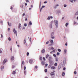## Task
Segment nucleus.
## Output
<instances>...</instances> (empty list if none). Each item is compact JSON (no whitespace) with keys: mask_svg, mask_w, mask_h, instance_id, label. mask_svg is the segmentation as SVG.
I'll return each mask as SVG.
<instances>
[{"mask_svg":"<svg viewBox=\"0 0 78 78\" xmlns=\"http://www.w3.org/2000/svg\"><path fill=\"white\" fill-rule=\"evenodd\" d=\"M55 24L57 27H58V20H54V21Z\"/></svg>","mask_w":78,"mask_h":78,"instance_id":"f257e3e1","label":"nucleus"},{"mask_svg":"<svg viewBox=\"0 0 78 78\" xmlns=\"http://www.w3.org/2000/svg\"><path fill=\"white\" fill-rule=\"evenodd\" d=\"M7 62V60L6 59H4L2 63L3 65H4Z\"/></svg>","mask_w":78,"mask_h":78,"instance_id":"f03ea898","label":"nucleus"},{"mask_svg":"<svg viewBox=\"0 0 78 78\" xmlns=\"http://www.w3.org/2000/svg\"><path fill=\"white\" fill-rule=\"evenodd\" d=\"M13 31L14 32V34H16V36H17V31L16 30L15 28L13 30Z\"/></svg>","mask_w":78,"mask_h":78,"instance_id":"7ed1b4c3","label":"nucleus"},{"mask_svg":"<svg viewBox=\"0 0 78 78\" xmlns=\"http://www.w3.org/2000/svg\"><path fill=\"white\" fill-rule=\"evenodd\" d=\"M41 63L42 65H45V62H44V61H42L41 62Z\"/></svg>","mask_w":78,"mask_h":78,"instance_id":"20e7f679","label":"nucleus"},{"mask_svg":"<svg viewBox=\"0 0 78 78\" xmlns=\"http://www.w3.org/2000/svg\"><path fill=\"white\" fill-rule=\"evenodd\" d=\"M41 52L42 53H45V49H43L41 50Z\"/></svg>","mask_w":78,"mask_h":78,"instance_id":"39448f33","label":"nucleus"},{"mask_svg":"<svg viewBox=\"0 0 78 78\" xmlns=\"http://www.w3.org/2000/svg\"><path fill=\"white\" fill-rule=\"evenodd\" d=\"M50 75L51 76H52V75H55V73L53 72H51L50 73Z\"/></svg>","mask_w":78,"mask_h":78,"instance_id":"423d86ee","label":"nucleus"},{"mask_svg":"<svg viewBox=\"0 0 78 78\" xmlns=\"http://www.w3.org/2000/svg\"><path fill=\"white\" fill-rule=\"evenodd\" d=\"M55 66H52L51 68V69H55Z\"/></svg>","mask_w":78,"mask_h":78,"instance_id":"0eeeda50","label":"nucleus"},{"mask_svg":"<svg viewBox=\"0 0 78 78\" xmlns=\"http://www.w3.org/2000/svg\"><path fill=\"white\" fill-rule=\"evenodd\" d=\"M66 62L65 61H63V62L62 64L63 66H65V65L66 64Z\"/></svg>","mask_w":78,"mask_h":78,"instance_id":"6e6552de","label":"nucleus"},{"mask_svg":"<svg viewBox=\"0 0 78 78\" xmlns=\"http://www.w3.org/2000/svg\"><path fill=\"white\" fill-rule=\"evenodd\" d=\"M21 26H22V25H21V24L20 23L19 24V26H18V28H20V27H21Z\"/></svg>","mask_w":78,"mask_h":78,"instance_id":"1a4fd4ad","label":"nucleus"},{"mask_svg":"<svg viewBox=\"0 0 78 78\" xmlns=\"http://www.w3.org/2000/svg\"><path fill=\"white\" fill-rule=\"evenodd\" d=\"M14 57L12 56L11 57V60H12H12H14Z\"/></svg>","mask_w":78,"mask_h":78,"instance_id":"9d476101","label":"nucleus"},{"mask_svg":"<svg viewBox=\"0 0 78 78\" xmlns=\"http://www.w3.org/2000/svg\"><path fill=\"white\" fill-rule=\"evenodd\" d=\"M64 75H65V73H64V72H63L62 73V76H64Z\"/></svg>","mask_w":78,"mask_h":78,"instance_id":"9b49d317","label":"nucleus"},{"mask_svg":"<svg viewBox=\"0 0 78 78\" xmlns=\"http://www.w3.org/2000/svg\"><path fill=\"white\" fill-rule=\"evenodd\" d=\"M32 62H33V60L30 59L29 60V62L30 64H31V63H32Z\"/></svg>","mask_w":78,"mask_h":78,"instance_id":"f8f14e48","label":"nucleus"},{"mask_svg":"<svg viewBox=\"0 0 78 78\" xmlns=\"http://www.w3.org/2000/svg\"><path fill=\"white\" fill-rule=\"evenodd\" d=\"M24 61H23L22 62V63L21 64V66L22 67V65H24Z\"/></svg>","mask_w":78,"mask_h":78,"instance_id":"ddd939ff","label":"nucleus"},{"mask_svg":"<svg viewBox=\"0 0 78 78\" xmlns=\"http://www.w3.org/2000/svg\"><path fill=\"white\" fill-rule=\"evenodd\" d=\"M66 52H67V50H66V49H65L64 50V53H65V54H66Z\"/></svg>","mask_w":78,"mask_h":78,"instance_id":"4468645a","label":"nucleus"},{"mask_svg":"<svg viewBox=\"0 0 78 78\" xmlns=\"http://www.w3.org/2000/svg\"><path fill=\"white\" fill-rule=\"evenodd\" d=\"M4 68V66H2L1 67V69L2 70H3V68Z\"/></svg>","mask_w":78,"mask_h":78,"instance_id":"2eb2a0df","label":"nucleus"},{"mask_svg":"<svg viewBox=\"0 0 78 78\" xmlns=\"http://www.w3.org/2000/svg\"><path fill=\"white\" fill-rule=\"evenodd\" d=\"M48 56H49V55H48V54H47V55H46V58H48Z\"/></svg>","mask_w":78,"mask_h":78,"instance_id":"dca6fc26","label":"nucleus"},{"mask_svg":"<svg viewBox=\"0 0 78 78\" xmlns=\"http://www.w3.org/2000/svg\"><path fill=\"white\" fill-rule=\"evenodd\" d=\"M29 25H32V23H31V22L30 21L29 22Z\"/></svg>","mask_w":78,"mask_h":78,"instance_id":"f3484780","label":"nucleus"},{"mask_svg":"<svg viewBox=\"0 0 78 78\" xmlns=\"http://www.w3.org/2000/svg\"><path fill=\"white\" fill-rule=\"evenodd\" d=\"M58 51H59V52H61V50L59 49H58Z\"/></svg>","mask_w":78,"mask_h":78,"instance_id":"a211bd4d","label":"nucleus"},{"mask_svg":"<svg viewBox=\"0 0 78 78\" xmlns=\"http://www.w3.org/2000/svg\"><path fill=\"white\" fill-rule=\"evenodd\" d=\"M51 59V57H50L49 58V61H50Z\"/></svg>","mask_w":78,"mask_h":78,"instance_id":"6ab92c4d","label":"nucleus"},{"mask_svg":"<svg viewBox=\"0 0 78 78\" xmlns=\"http://www.w3.org/2000/svg\"><path fill=\"white\" fill-rule=\"evenodd\" d=\"M40 60H41V61H42V57H41L40 58Z\"/></svg>","mask_w":78,"mask_h":78,"instance_id":"aec40b11","label":"nucleus"},{"mask_svg":"<svg viewBox=\"0 0 78 78\" xmlns=\"http://www.w3.org/2000/svg\"><path fill=\"white\" fill-rule=\"evenodd\" d=\"M8 40L9 41H11V37H9L8 38Z\"/></svg>","mask_w":78,"mask_h":78,"instance_id":"412c9836","label":"nucleus"},{"mask_svg":"<svg viewBox=\"0 0 78 78\" xmlns=\"http://www.w3.org/2000/svg\"><path fill=\"white\" fill-rule=\"evenodd\" d=\"M8 25H9L10 27V26H11V24H9V22H8Z\"/></svg>","mask_w":78,"mask_h":78,"instance_id":"4be33fe9","label":"nucleus"},{"mask_svg":"<svg viewBox=\"0 0 78 78\" xmlns=\"http://www.w3.org/2000/svg\"><path fill=\"white\" fill-rule=\"evenodd\" d=\"M54 66H57V63L55 62V63L54 64Z\"/></svg>","mask_w":78,"mask_h":78,"instance_id":"5701e85b","label":"nucleus"},{"mask_svg":"<svg viewBox=\"0 0 78 78\" xmlns=\"http://www.w3.org/2000/svg\"><path fill=\"white\" fill-rule=\"evenodd\" d=\"M12 74H16V71H15L13 72Z\"/></svg>","mask_w":78,"mask_h":78,"instance_id":"b1692460","label":"nucleus"},{"mask_svg":"<svg viewBox=\"0 0 78 78\" xmlns=\"http://www.w3.org/2000/svg\"><path fill=\"white\" fill-rule=\"evenodd\" d=\"M54 34V33L53 32L51 34V36H53Z\"/></svg>","mask_w":78,"mask_h":78,"instance_id":"393cba45","label":"nucleus"},{"mask_svg":"<svg viewBox=\"0 0 78 78\" xmlns=\"http://www.w3.org/2000/svg\"><path fill=\"white\" fill-rule=\"evenodd\" d=\"M69 25V23H66V27H67V25Z\"/></svg>","mask_w":78,"mask_h":78,"instance_id":"a878e982","label":"nucleus"},{"mask_svg":"<svg viewBox=\"0 0 78 78\" xmlns=\"http://www.w3.org/2000/svg\"><path fill=\"white\" fill-rule=\"evenodd\" d=\"M24 44H25V43H26V39L24 40Z\"/></svg>","mask_w":78,"mask_h":78,"instance_id":"bb28decb","label":"nucleus"},{"mask_svg":"<svg viewBox=\"0 0 78 78\" xmlns=\"http://www.w3.org/2000/svg\"><path fill=\"white\" fill-rule=\"evenodd\" d=\"M67 6V5L65 4L64 5V7L65 8H66V7Z\"/></svg>","mask_w":78,"mask_h":78,"instance_id":"cd10ccee","label":"nucleus"},{"mask_svg":"<svg viewBox=\"0 0 78 78\" xmlns=\"http://www.w3.org/2000/svg\"><path fill=\"white\" fill-rule=\"evenodd\" d=\"M57 55L58 56L59 55V52H57Z\"/></svg>","mask_w":78,"mask_h":78,"instance_id":"c85d7f7f","label":"nucleus"},{"mask_svg":"<svg viewBox=\"0 0 78 78\" xmlns=\"http://www.w3.org/2000/svg\"><path fill=\"white\" fill-rule=\"evenodd\" d=\"M45 72H47V69H45L44 70Z\"/></svg>","mask_w":78,"mask_h":78,"instance_id":"c756f323","label":"nucleus"},{"mask_svg":"<svg viewBox=\"0 0 78 78\" xmlns=\"http://www.w3.org/2000/svg\"><path fill=\"white\" fill-rule=\"evenodd\" d=\"M29 52H27V56H29Z\"/></svg>","mask_w":78,"mask_h":78,"instance_id":"7c9ffc66","label":"nucleus"},{"mask_svg":"<svg viewBox=\"0 0 78 78\" xmlns=\"http://www.w3.org/2000/svg\"><path fill=\"white\" fill-rule=\"evenodd\" d=\"M53 56H54L55 57H56V55L55 54H53Z\"/></svg>","mask_w":78,"mask_h":78,"instance_id":"2f4dec72","label":"nucleus"},{"mask_svg":"<svg viewBox=\"0 0 78 78\" xmlns=\"http://www.w3.org/2000/svg\"><path fill=\"white\" fill-rule=\"evenodd\" d=\"M53 40H51V43H53Z\"/></svg>","mask_w":78,"mask_h":78,"instance_id":"473e14b6","label":"nucleus"},{"mask_svg":"<svg viewBox=\"0 0 78 78\" xmlns=\"http://www.w3.org/2000/svg\"><path fill=\"white\" fill-rule=\"evenodd\" d=\"M26 2L27 3L29 2V1L28 0H25Z\"/></svg>","mask_w":78,"mask_h":78,"instance_id":"72a5a7b5","label":"nucleus"},{"mask_svg":"<svg viewBox=\"0 0 78 78\" xmlns=\"http://www.w3.org/2000/svg\"><path fill=\"white\" fill-rule=\"evenodd\" d=\"M25 69H26V67L25 66H24V70H25Z\"/></svg>","mask_w":78,"mask_h":78,"instance_id":"f704fd0d","label":"nucleus"},{"mask_svg":"<svg viewBox=\"0 0 78 78\" xmlns=\"http://www.w3.org/2000/svg\"><path fill=\"white\" fill-rule=\"evenodd\" d=\"M51 50H54V48H53V47H51Z\"/></svg>","mask_w":78,"mask_h":78,"instance_id":"c9c22d12","label":"nucleus"},{"mask_svg":"<svg viewBox=\"0 0 78 78\" xmlns=\"http://www.w3.org/2000/svg\"><path fill=\"white\" fill-rule=\"evenodd\" d=\"M69 0V1H70L71 2L73 3V0Z\"/></svg>","mask_w":78,"mask_h":78,"instance_id":"e433bc0d","label":"nucleus"},{"mask_svg":"<svg viewBox=\"0 0 78 78\" xmlns=\"http://www.w3.org/2000/svg\"><path fill=\"white\" fill-rule=\"evenodd\" d=\"M48 20H50V17H48Z\"/></svg>","mask_w":78,"mask_h":78,"instance_id":"4c0bfd02","label":"nucleus"},{"mask_svg":"<svg viewBox=\"0 0 78 78\" xmlns=\"http://www.w3.org/2000/svg\"><path fill=\"white\" fill-rule=\"evenodd\" d=\"M76 15H78V12H77L76 13Z\"/></svg>","mask_w":78,"mask_h":78,"instance_id":"58836bf2","label":"nucleus"},{"mask_svg":"<svg viewBox=\"0 0 78 78\" xmlns=\"http://www.w3.org/2000/svg\"><path fill=\"white\" fill-rule=\"evenodd\" d=\"M27 24H26V23H25V24H24V27H27Z\"/></svg>","mask_w":78,"mask_h":78,"instance_id":"ea45409f","label":"nucleus"},{"mask_svg":"<svg viewBox=\"0 0 78 78\" xmlns=\"http://www.w3.org/2000/svg\"><path fill=\"white\" fill-rule=\"evenodd\" d=\"M35 69H37V66H35Z\"/></svg>","mask_w":78,"mask_h":78,"instance_id":"a19ab883","label":"nucleus"},{"mask_svg":"<svg viewBox=\"0 0 78 78\" xmlns=\"http://www.w3.org/2000/svg\"><path fill=\"white\" fill-rule=\"evenodd\" d=\"M74 24H75V25H76V22H74Z\"/></svg>","mask_w":78,"mask_h":78,"instance_id":"79ce46f5","label":"nucleus"},{"mask_svg":"<svg viewBox=\"0 0 78 78\" xmlns=\"http://www.w3.org/2000/svg\"><path fill=\"white\" fill-rule=\"evenodd\" d=\"M55 61H58V58H56Z\"/></svg>","mask_w":78,"mask_h":78,"instance_id":"37998d69","label":"nucleus"},{"mask_svg":"<svg viewBox=\"0 0 78 78\" xmlns=\"http://www.w3.org/2000/svg\"><path fill=\"white\" fill-rule=\"evenodd\" d=\"M43 60H44V61H45V57H43Z\"/></svg>","mask_w":78,"mask_h":78,"instance_id":"c03bdc74","label":"nucleus"},{"mask_svg":"<svg viewBox=\"0 0 78 78\" xmlns=\"http://www.w3.org/2000/svg\"><path fill=\"white\" fill-rule=\"evenodd\" d=\"M48 43H49V41H47V42L46 43V44H48Z\"/></svg>","mask_w":78,"mask_h":78,"instance_id":"a18cd8bd","label":"nucleus"},{"mask_svg":"<svg viewBox=\"0 0 78 78\" xmlns=\"http://www.w3.org/2000/svg\"><path fill=\"white\" fill-rule=\"evenodd\" d=\"M63 70H66V68L65 67L63 68Z\"/></svg>","mask_w":78,"mask_h":78,"instance_id":"49530a36","label":"nucleus"},{"mask_svg":"<svg viewBox=\"0 0 78 78\" xmlns=\"http://www.w3.org/2000/svg\"><path fill=\"white\" fill-rule=\"evenodd\" d=\"M42 8H45V6L44 5H42Z\"/></svg>","mask_w":78,"mask_h":78,"instance_id":"de8ad7c7","label":"nucleus"},{"mask_svg":"<svg viewBox=\"0 0 78 78\" xmlns=\"http://www.w3.org/2000/svg\"><path fill=\"white\" fill-rule=\"evenodd\" d=\"M65 45H66V46H67V43H66L65 44Z\"/></svg>","mask_w":78,"mask_h":78,"instance_id":"09e8293b","label":"nucleus"},{"mask_svg":"<svg viewBox=\"0 0 78 78\" xmlns=\"http://www.w3.org/2000/svg\"><path fill=\"white\" fill-rule=\"evenodd\" d=\"M47 66H48V64H45V67H46Z\"/></svg>","mask_w":78,"mask_h":78,"instance_id":"8fccbe9b","label":"nucleus"},{"mask_svg":"<svg viewBox=\"0 0 78 78\" xmlns=\"http://www.w3.org/2000/svg\"><path fill=\"white\" fill-rule=\"evenodd\" d=\"M74 74H76V72L75 71L74 72Z\"/></svg>","mask_w":78,"mask_h":78,"instance_id":"3c124183","label":"nucleus"},{"mask_svg":"<svg viewBox=\"0 0 78 78\" xmlns=\"http://www.w3.org/2000/svg\"><path fill=\"white\" fill-rule=\"evenodd\" d=\"M21 7H22V8H23V5H21Z\"/></svg>","mask_w":78,"mask_h":78,"instance_id":"603ef678","label":"nucleus"},{"mask_svg":"<svg viewBox=\"0 0 78 78\" xmlns=\"http://www.w3.org/2000/svg\"><path fill=\"white\" fill-rule=\"evenodd\" d=\"M51 38L52 39H54V38H55V37H51Z\"/></svg>","mask_w":78,"mask_h":78,"instance_id":"864d4df0","label":"nucleus"},{"mask_svg":"<svg viewBox=\"0 0 78 78\" xmlns=\"http://www.w3.org/2000/svg\"><path fill=\"white\" fill-rule=\"evenodd\" d=\"M10 50L11 51H12V48H10Z\"/></svg>","mask_w":78,"mask_h":78,"instance_id":"5fc2aeb1","label":"nucleus"},{"mask_svg":"<svg viewBox=\"0 0 78 78\" xmlns=\"http://www.w3.org/2000/svg\"><path fill=\"white\" fill-rule=\"evenodd\" d=\"M44 3H47V1H45L44 2Z\"/></svg>","mask_w":78,"mask_h":78,"instance_id":"6e6d98bb","label":"nucleus"},{"mask_svg":"<svg viewBox=\"0 0 78 78\" xmlns=\"http://www.w3.org/2000/svg\"><path fill=\"white\" fill-rule=\"evenodd\" d=\"M25 6H27V3H26L25 4Z\"/></svg>","mask_w":78,"mask_h":78,"instance_id":"4d7b16f0","label":"nucleus"},{"mask_svg":"<svg viewBox=\"0 0 78 78\" xmlns=\"http://www.w3.org/2000/svg\"><path fill=\"white\" fill-rule=\"evenodd\" d=\"M10 9H13V8H12V7H11V8H10Z\"/></svg>","mask_w":78,"mask_h":78,"instance_id":"13d9d810","label":"nucleus"},{"mask_svg":"<svg viewBox=\"0 0 78 78\" xmlns=\"http://www.w3.org/2000/svg\"><path fill=\"white\" fill-rule=\"evenodd\" d=\"M50 18L51 19H53V17L52 16H50Z\"/></svg>","mask_w":78,"mask_h":78,"instance_id":"bf43d9fd","label":"nucleus"},{"mask_svg":"<svg viewBox=\"0 0 78 78\" xmlns=\"http://www.w3.org/2000/svg\"><path fill=\"white\" fill-rule=\"evenodd\" d=\"M53 52L55 53V50H53Z\"/></svg>","mask_w":78,"mask_h":78,"instance_id":"052dcab7","label":"nucleus"},{"mask_svg":"<svg viewBox=\"0 0 78 78\" xmlns=\"http://www.w3.org/2000/svg\"><path fill=\"white\" fill-rule=\"evenodd\" d=\"M2 50H0V53H2Z\"/></svg>","mask_w":78,"mask_h":78,"instance_id":"680f3d73","label":"nucleus"},{"mask_svg":"<svg viewBox=\"0 0 78 78\" xmlns=\"http://www.w3.org/2000/svg\"><path fill=\"white\" fill-rule=\"evenodd\" d=\"M8 31H9L10 30V28H8Z\"/></svg>","mask_w":78,"mask_h":78,"instance_id":"e2e57ef3","label":"nucleus"},{"mask_svg":"<svg viewBox=\"0 0 78 78\" xmlns=\"http://www.w3.org/2000/svg\"><path fill=\"white\" fill-rule=\"evenodd\" d=\"M24 15H25V13H23V16H24Z\"/></svg>","mask_w":78,"mask_h":78,"instance_id":"0e129e2a","label":"nucleus"},{"mask_svg":"<svg viewBox=\"0 0 78 78\" xmlns=\"http://www.w3.org/2000/svg\"><path fill=\"white\" fill-rule=\"evenodd\" d=\"M53 53V51H51V52H50V53H51H51Z\"/></svg>","mask_w":78,"mask_h":78,"instance_id":"69168bd1","label":"nucleus"},{"mask_svg":"<svg viewBox=\"0 0 78 78\" xmlns=\"http://www.w3.org/2000/svg\"><path fill=\"white\" fill-rule=\"evenodd\" d=\"M31 8H33V5H31Z\"/></svg>","mask_w":78,"mask_h":78,"instance_id":"338daca9","label":"nucleus"},{"mask_svg":"<svg viewBox=\"0 0 78 78\" xmlns=\"http://www.w3.org/2000/svg\"><path fill=\"white\" fill-rule=\"evenodd\" d=\"M76 19H77V20H78V17H77Z\"/></svg>","mask_w":78,"mask_h":78,"instance_id":"774afa93","label":"nucleus"}]
</instances>
